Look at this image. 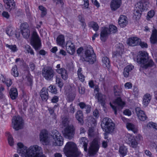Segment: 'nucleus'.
<instances>
[{
	"mask_svg": "<svg viewBox=\"0 0 157 157\" xmlns=\"http://www.w3.org/2000/svg\"><path fill=\"white\" fill-rule=\"evenodd\" d=\"M17 145V152L21 154L22 156H25V157H46L44 155L42 154L41 148L37 145L31 146L28 149L21 143H18Z\"/></svg>",
	"mask_w": 157,
	"mask_h": 157,
	"instance_id": "obj_1",
	"label": "nucleus"
},
{
	"mask_svg": "<svg viewBox=\"0 0 157 157\" xmlns=\"http://www.w3.org/2000/svg\"><path fill=\"white\" fill-rule=\"evenodd\" d=\"M136 59L138 63L143 64L142 67L145 69L152 67L155 65L152 59L149 58L148 54L145 51H140L138 53Z\"/></svg>",
	"mask_w": 157,
	"mask_h": 157,
	"instance_id": "obj_2",
	"label": "nucleus"
},
{
	"mask_svg": "<svg viewBox=\"0 0 157 157\" xmlns=\"http://www.w3.org/2000/svg\"><path fill=\"white\" fill-rule=\"evenodd\" d=\"M77 52L84 61L90 64L94 63L96 60V56L94 50H77Z\"/></svg>",
	"mask_w": 157,
	"mask_h": 157,
	"instance_id": "obj_3",
	"label": "nucleus"
},
{
	"mask_svg": "<svg viewBox=\"0 0 157 157\" xmlns=\"http://www.w3.org/2000/svg\"><path fill=\"white\" fill-rule=\"evenodd\" d=\"M63 151L67 157H78L80 154L76 145L72 142H67L65 145Z\"/></svg>",
	"mask_w": 157,
	"mask_h": 157,
	"instance_id": "obj_4",
	"label": "nucleus"
},
{
	"mask_svg": "<svg viewBox=\"0 0 157 157\" xmlns=\"http://www.w3.org/2000/svg\"><path fill=\"white\" fill-rule=\"evenodd\" d=\"M101 126L103 131L105 132L104 133V138L107 139L108 137V133L112 132L113 131L115 128V124L111 119L105 117L103 119Z\"/></svg>",
	"mask_w": 157,
	"mask_h": 157,
	"instance_id": "obj_5",
	"label": "nucleus"
},
{
	"mask_svg": "<svg viewBox=\"0 0 157 157\" xmlns=\"http://www.w3.org/2000/svg\"><path fill=\"white\" fill-rule=\"evenodd\" d=\"M117 31V27L113 25H110L109 28L105 27L102 28L100 34V38L103 41H105L108 35L111 33H114Z\"/></svg>",
	"mask_w": 157,
	"mask_h": 157,
	"instance_id": "obj_6",
	"label": "nucleus"
},
{
	"mask_svg": "<svg viewBox=\"0 0 157 157\" xmlns=\"http://www.w3.org/2000/svg\"><path fill=\"white\" fill-rule=\"evenodd\" d=\"M100 147V143L98 138L94 139L90 143V147H89L88 152L90 155L93 156L97 153Z\"/></svg>",
	"mask_w": 157,
	"mask_h": 157,
	"instance_id": "obj_7",
	"label": "nucleus"
},
{
	"mask_svg": "<svg viewBox=\"0 0 157 157\" xmlns=\"http://www.w3.org/2000/svg\"><path fill=\"white\" fill-rule=\"evenodd\" d=\"M53 138V144L55 146H61L63 144V139L59 132L56 129L52 132Z\"/></svg>",
	"mask_w": 157,
	"mask_h": 157,
	"instance_id": "obj_8",
	"label": "nucleus"
},
{
	"mask_svg": "<svg viewBox=\"0 0 157 157\" xmlns=\"http://www.w3.org/2000/svg\"><path fill=\"white\" fill-rule=\"evenodd\" d=\"M114 105L111 103H110V106L114 111L115 115L117 114V110L122 109L125 105V102L123 101L120 97L117 98L113 102Z\"/></svg>",
	"mask_w": 157,
	"mask_h": 157,
	"instance_id": "obj_9",
	"label": "nucleus"
},
{
	"mask_svg": "<svg viewBox=\"0 0 157 157\" xmlns=\"http://www.w3.org/2000/svg\"><path fill=\"white\" fill-rule=\"evenodd\" d=\"M75 133V128L73 125H70L66 127L63 132L65 138L69 140L72 139L74 137Z\"/></svg>",
	"mask_w": 157,
	"mask_h": 157,
	"instance_id": "obj_10",
	"label": "nucleus"
},
{
	"mask_svg": "<svg viewBox=\"0 0 157 157\" xmlns=\"http://www.w3.org/2000/svg\"><path fill=\"white\" fill-rule=\"evenodd\" d=\"M13 127L16 130L21 129L23 125V121L21 117L19 116H14L12 120Z\"/></svg>",
	"mask_w": 157,
	"mask_h": 157,
	"instance_id": "obj_11",
	"label": "nucleus"
},
{
	"mask_svg": "<svg viewBox=\"0 0 157 157\" xmlns=\"http://www.w3.org/2000/svg\"><path fill=\"white\" fill-rule=\"evenodd\" d=\"M42 75L45 79L47 80H51L54 75V72L51 67H47L43 69Z\"/></svg>",
	"mask_w": 157,
	"mask_h": 157,
	"instance_id": "obj_12",
	"label": "nucleus"
},
{
	"mask_svg": "<svg viewBox=\"0 0 157 157\" xmlns=\"http://www.w3.org/2000/svg\"><path fill=\"white\" fill-rule=\"evenodd\" d=\"M31 43V45L35 49H38L41 48L40 40L36 32L34 31L33 33Z\"/></svg>",
	"mask_w": 157,
	"mask_h": 157,
	"instance_id": "obj_13",
	"label": "nucleus"
},
{
	"mask_svg": "<svg viewBox=\"0 0 157 157\" xmlns=\"http://www.w3.org/2000/svg\"><path fill=\"white\" fill-rule=\"evenodd\" d=\"M125 138L130 147L134 148L137 147L138 143L133 135H131L129 133H126Z\"/></svg>",
	"mask_w": 157,
	"mask_h": 157,
	"instance_id": "obj_14",
	"label": "nucleus"
},
{
	"mask_svg": "<svg viewBox=\"0 0 157 157\" xmlns=\"http://www.w3.org/2000/svg\"><path fill=\"white\" fill-rule=\"evenodd\" d=\"M40 141L43 144L47 145L50 143L48 131L46 130H41L40 133Z\"/></svg>",
	"mask_w": 157,
	"mask_h": 157,
	"instance_id": "obj_15",
	"label": "nucleus"
},
{
	"mask_svg": "<svg viewBox=\"0 0 157 157\" xmlns=\"http://www.w3.org/2000/svg\"><path fill=\"white\" fill-rule=\"evenodd\" d=\"M20 29L21 33L23 37L27 38L29 36V30L28 24L26 23L22 24L20 25Z\"/></svg>",
	"mask_w": 157,
	"mask_h": 157,
	"instance_id": "obj_16",
	"label": "nucleus"
},
{
	"mask_svg": "<svg viewBox=\"0 0 157 157\" xmlns=\"http://www.w3.org/2000/svg\"><path fill=\"white\" fill-rule=\"evenodd\" d=\"M141 42V40L137 37H131L128 39L127 44L130 46H135L139 45Z\"/></svg>",
	"mask_w": 157,
	"mask_h": 157,
	"instance_id": "obj_17",
	"label": "nucleus"
},
{
	"mask_svg": "<svg viewBox=\"0 0 157 157\" xmlns=\"http://www.w3.org/2000/svg\"><path fill=\"white\" fill-rule=\"evenodd\" d=\"M136 111L138 118L140 121H144L147 119V117L144 111L141 110L140 108L136 107Z\"/></svg>",
	"mask_w": 157,
	"mask_h": 157,
	"instance_id": "obj_18",
	"label": "nucleus"
},
{
	"mask_svg": "<svg viewBox=\"0 0 157 157\" xmlns=\"http://www.w3.org/2000/svg\"><path fill=\"white\" fill-rule=\"evenodd\" d=\"M121 0H112L110 3V8L113 11H115L119 8L121 5Z\"/></svg>",
	"mask_w": 157,
	"mask_h": 157,
	"instance_id": "obj_19",
	"label": "nucleus"
},
{
	"mask_svg": "<svg viewBox=\"0 0 157 157\" xmlns=\"http://www.w3.org/2000/svg\"><path fill=\"white\" fill-rule=\"evenodd\" d=\"M128 21L127 17L124 15H121L118 20V23L121 27H124L128 24Z\"/></svg>",
	"mask_w": 157,
	"mask_h": 157,
	"instance_id": "obj_20",
	"label": "nucleus"
},
{
	"mask_svg": "<svg viewBox=\"0 0 157 157\" xmlns=\"http://www.w3.org/2000/svg\"><path fill=\"white\" fill-rule=\"evenodd\" d=\"M5 6L8 10H10L14 8L15 6V3L13 0H4Z\"/></svg>",
	"mask_w": 157,
	"mask_h": 157,
	"instance_id": "obj_21",
	"label": "nucleus"
},
{
	"mask_svg": "<svg viewBox=\"0 0 157 157\" xmlns=\"http://www.w3.org/2000/svg\"><path fill=\"white\" fill-rule=\"evenodd\" d=\"M16 30L13 27H10L7 28L6 30V33L9 36H12L15 34L16 37L18 38L20 36V34L18 33H15Z\"/></svg>",
	"mask_w": 157,
	"mask_h": 157,
	"instance_id": "obj_22",
	"label": "nucleus"
},
{
	"mask_svg": "<svg viewBox=\"0 0 157 157\" xmlns=\"http://www.w3.org/2000/svg\"><path fill=\"white\" fill-rule=\"evenodd\" d=\"M40 96L42 100L46 101L48 98V89L46 87L43 88L40 92Z\"/></svg>",
	"mask_w": 157,
	"mask_h": 157,
	"instance_id": "obj_23",
	"label": "nucleus"
},
{
	"mask_svg": "<svg viewBox=\"0 0 157 157\" xmlns=\"http://www.w3.org/2000/svg\"><path fill=\"white\" fill-rule=\"evenodd\" d=\"M151 96L149 94H146L143 97V104L145 107L148 105L151 99Z\"/></svg>",
	"mask_w": 157,
	"mask_h": 157,
	"instance_id": "obj_24",
	"label": "nucleus"
},
{
	"mask_svg": "<svg viewBox=\"0 0 157 157\" xmlns=\"http://www.w3.org/2000/svg\"><path fill=\"white\" fill-rule=\"evenodd\" d=\"M150 41L153 44L157 43V30L154 28L150 38Z\"/></svg>",
	"mask_w": 157,
	"mask_h": 157,
	"instance_id": "obj_25",
	"label": "nucleus"
},
{
	"mask_svg": "<svg viewBox=\"0 0 157 157\" xmlns=\"http://www.w3.org/2000/svg\"><path fill=\"white\" fill-rule=\"evenodd\" d=\"M134 66L130 65L126 66L124 69L123 75L124 77L127 78L129 76L130 73L134 69Z\"/></svg>",
	"mask_w": 157,
	"mask_h": 157,
	"instance_id": "obj_26",
	"label": "nucleus"
},
{
	"mask_svg": "<svg viewBox=\"0 0 157 157\" xmlns=\"http://www.w3.org/2000/svg\"><path fill=\"white\" fill-rule=\"evenodd\" d=\"M0 81L6 84L8 87H10L12 84V81L10 79L6 78L5 76L2 74L0 75Z\"/></svg>",
	"mask_w": 157,
	"mask_h": 157,
	"instance_id": "obj_27",
	"label": "nucleus"
},
{
	"mask_svg": "<svg viewBox=\"0 0 157 157\" xmlns=\"http://www.w3.org/2000/svg\"><path fill=\"white\" fill-rule=\"evenodd\" d=\"M97 95L98 102L101 104L102 106L104 107L105 103V96L100 93H98L96 94V95Z\"/></svg>",
	"mask_w": 157,
	"mask_h": 157,
	"instance_id": "obj_28",
	"label": "nucleus"
},
{
	"mask_svg": "<svg viewBox=\"0 0 157 157\" xmlns=\"http://www.w3.org/2000/svg\"><path fill=\"white\" fill-rule=\"evenodd\" d=\"M147 5L145 2L142 3L140 2H138L136 5V9L142 12L147 9Z\"/></svg>",
	"mask_w": 157,
	"mask_h": 157,
	"instance_id": "obj_29",
	"label": "nucleus"
},
{
	"mask_svg": "<svg viewBox=\"0 0 157 157\" xmlns=\"http://www.w3.org/2000/svg\"><path fill=\"white\" fill-rule=\"evenodd\" d=\"M126 126L128 130L132 131L135 133L137 132V127L133 123L127 122L126 124Z\"/></svg>",
	"mask_w": 157,
	"mask_h": 157,
	"instance_id": "obj_30",
	"label": "nucleus"
},
{
	"mask_svg": "<svg viewBox=\"0 0 157 157\" xmlns=\"http://www.w3.org/2000/svg\"><path fill=\"white\" fill-rule=\"evenodd\" d=\"M65 37L63 35H59L56 38L57 44L63 47L65 44Z\"/></svg>",
	"mask_w": 157,
	"mask_h": 157,
	"instance_id": "obj_31",
	"label": "nucleus"
},
{
	"mask_svg": "<svg viewBox=\"0 0 157 157\" xmlns=\"http://www.w3.org/2000/svg\"><path fill=\"white\" fill-rule=\"evenodd\" d=\"M79 142L82 145L85 151H87V145L88 144V140L86 137H82L80 139Z\"/></svg>",
	"mask_w": 157,
	"mask_h": 157,
	"instance_id": "obj_32",
	"label": "nucleus"
},
{
	"mask_svg": "<svg viewBox=\"0 0 157 157\" xmlns=\"http://www.w3.org/2000/svg\"><path fill=\"white\" fill-rule=\"evenodd\" d=\"M57 72L61 75V76L63 79L64 80L67 78L68 75L67 71L64 69L62 68L57 70Z\"/></svg>",
	"mask_w": 157,
	"mask_h": 157,
	"instance_id": "obj_33",
	"label": "nucleus"
},
{
	"mask_svg": "<svg viewBox=\"0 0 157 157\" xmlns=\"http://www.w3.org/2000/svg\"><path fill=\"white\" fill-rule=\"evenodd\" d=\"M10 95L11 99L12 100L15 99L18 95L17 89L15 88H11L10 92Z\"/></svg>",
	"mask_w": 157,
	"mask_h": 157,
	"instance_id": "obj_34",
	"label": "nucleus"
},
{
	"mask_svg": "<svg viewBox=\"0 0 157 157\" xmlns=\"http://www.w3.org/2000/svg\"><path fill=\"white\" fill-rule=\"evenodd\" d=\"M83 115L82 111H78L75 114V118L78 121L82 123L83 121Z\"/></svg>",
	"mask_w": 157,
	"mask_h": 157,
	"instance_id": "obj_35",
	"label": "nucleus"
},
{
	"mask_svg": "<svg viewBox=\"0 0 157 157\" xmlns=\"http://www.w3.org/2000/svg\"><path fill=\"white\" fill-rule=\"evenodd\" d=\"M101 56L103 57L102 61L104 67H108L109 66L110 62L109 59L106 56H103L104 54L102 52Z\"/></svg>",
	"mask_w": 157,
	"mask_h": 157,
	"instance_id": "obj_36",
	"label": "nucleus"
},
{
	"mask_svg": "<svg viewBox=\"0 0 157 157\" xmlns=\"http://www.w3.org/2000/svg\"><path fill=\"white\" fill-rule=\"evenodd\" d=\"M82 71L81 68H79L77 71L78 77L80 81L83 82L85 80V76L82 74Z\"/></svg>",
	"mask_w": 157,
	"mask_h": 157,
	"instance_id": "obj_37",
	"label": "nucleus"
},
{
	"mask_svg": "<svg viewBox=\"0 0 157 157\" xmlns=\"http://www.w3.org/2000/svg\"><path fill=\"white\" fill-rule=\"evenodd\" d=\"M119 152L122 156L124 157L126 155L128 152V149L125 146L122 145L120 147Z\"/></svg>",
	"mask_w": 157,
	"mask_h": 157,
	"instance_id": "obj_38",
	"label": "nucleus"
},
{
	"mask_svg": "<svg viewBox=\"0 0 157 157\" xmlns=\"http://www.w3.org/2000/svg\"><path fill=\"white\" fill-rule=\"evenodd\" d=\"M6 135L8 137V140L9 144L10 146H12L13 145L14 141L13 137L9 132L6 133Z\"/></svg>",
	"mask_w": 157,
	"mask_h": 157,
	"instance_id": "obj_39",
	"label": "nucleus"
},
{
	"mask_svg": "<svg viewBox=\"0 0 157 157\" xmlns=\"http://www.w3.org/2000/svg\"><path fill=\"white\" fill-rule=\"evenodd\" d=\"M141 12L140 10L135 9L133 13V17L136 20L139 19L141 17Z\"/></svg>",
	"mask_w": 157,
	"mask_h": 157,
	"instance_id": "obj_40",
	"label": "nucleus"
},
{
	"mask_svg": "<svg viewBox=\"0 0 157 157\" xmlns=\"http://www.w3.org/2000/svg\"><path fill=\"white\" fill-rule=\"evenodd\" d=\"M11 74L14 77H17L18 76L19 73L17 71V66L16 65L13 67L11 71Z\"/></svg>",
	"mask_w": 157,
	"mask_h": 157,
	"instance_id": "obj_41",
	"label": "nucleus"
},
{
	"mask_svg": "<svg viewBox=\"0 0 157 157\" xmlns=\"http://www.w3.org/2000/svg\"><path fill=\"white\" fill-rule=\"evenodd\" d=\"M66 49H75L74 44L70 40L68 41L66 44Z\"/></svg>",
	"mask_w": 157,
	"mask_h": 157,
	"instance_id": "obj_42",
	"label": "nucleus"
},
{
	"mask_svg": "<svg viewBox=\"0 0 157 157\" xmlns=\"http://www.w3.org/2000/svg\"><path fill=\"white\" fill-rule=\"evenodd\" d=\"M38 8L41 11V16L42 17H44L47 13V10L46 8L42 6H39Z\"/></svg>",
	"mask_w": 157,
	"mask_h": 157,
	"instance_id": "obj_43",
	"label": "nucleus"
},
{
	"mask_svg": "<svg viewBox=\"0 0 157 157\" xmlns=\"http://www.w3.org/2000/svg\"><path fill=\"white\" fill-rule=\"evenodd\" d=\"M121 91V88L117 86H115L114 87V92L115 95L118 96L120 95Z\"/></svg>",
	"mask_w": 157,
	"mask_h": 157,
	"instance_id": "obj_44",
	"label": "nucleus"
},
{
	"mask_svg": "<svg viewBox=\"0 0 157 157\" xmlns=\"http://www.w3.org/2000/svg\"><path fill=\"white\" fill-rule=\"evenodd\" d=\"M48 89L49 92L54 94H56L57 93V90L56 87L54 86L51 85L49 86Z\"/></svg>",
	"mask_w": 157,
	"mask_h": 157,
	"instance_id": "obj_45",
	"label": "nucleus"
},
{
	"mask_svg": "<svg viewBox=\"0 0 157 157\" xmlns=\"http://www.w3.org/2000/svg\"><path fill=\"white\" fill-rule=\"evenodd\" d=\"M90 25L91 27L95 31H97L98 30L99 26L97 23L92 21L90 23Z\"/></svg>",
	"mask_w": 157,
	"mask_h": 157,
	"instance_id": "obj_46",
	"label": "nucleus"
},
{
	"mask_svg": "<svg viewBox=\"0 0 157 157\" xmlns=\"http://www.w3.org/2000/svg\"><path fill=\"white\" fill-rule=\"evenodd\" d=\"M56 82L58 84V86L60 88L62 87L63 86V83L60 78L57 77H56Z\"/></svg>",
	"mask_w": 157,
	"mask_h": 157,
	"instance_id": "obj_47",
	"label": "nucleus"
},
{
	"mask_svg": "<svg viewBox=\"0 0 157 157\" xmlns=\"http://www.w3.org/2000/svg\"><path fill=\"white\" fill-rule=\"evenodd\" d=\"M155 12L153 10H151L148 12L147 17V20H149L150 18L152 17L154 15Z\"/></svg>",
	"mask_w": 157,
	"mask_h": 157,
	"instance_id": "obj_48",
	"label": "nucleus"
},
{
	"mask_svg": "<svg viewBox=\"0 0 157 157\" xmlns=\"http://www.w3.org/2000/svg\"><path fill=\"white\" fill-rule=\"evenodd\" d=\"M147 126L151 128H153L157 130V124L152 122L148 123L147 124Z\"/></svg>",
	"mask_w": 157,
	"mask_h": 157,
	"instance_id": "obj_49",
	"label": "nucleus"
},
{
	"mask_svg": "<svg viewBox=\"0 0 157 157\" xmlns=\"http://www.w3.org/2000/svg\"><path fill=\"white\" fill-rule=\"evenodd\" d=\"M2 15L3 17L6 19H9L10 17V15L9 13L6 11H3L2 13Z\"/></svg>",
	"mask_w": 157,
	"mask_h": 157,
	"instance_id": "obj_50",
	"label": "nucleus"
},
{
	"mask_svg": "<svg viewBox=\"0 0 157 157\" xmlns=\"http://www.w3.org/2000/svg\"><path fill=\"white\" fill-rule=\"evenodd\" d=\"M62 123L63 125L66 127L70 125H69V121L67 118L63 119Z\"/></svg>",
	"mask_w": 157,
	"mask_h": 157,
	"instance_id": "obj_51",
	"label": "nucleus"
},
{
	"mask_svg": "<svg viewBox=\"0 0 157 157\" xmlns=\"http://www.w3.org/2000/svg\"><path fill=\"white\" fill-rule=\"evenodd\" d=\"M94 127L90 128L88 131V135L90 137H92L94 136Z\"/></svg>",
	"mask_w": 157,
	"mask_h": 157,
	"instance_id": "obj_52",
	"label": "nucleus"
},
{
	"mask_svg": "<svg viewBox=\"0 0 157 157\" xmlns=\"http://www.w3.org/2000/svg\"><path fill=\"white\" fill-rule=\"evenodd\" d=\"M132 86V84L130 82H127L124 85V87L126 89H130Z\"/></svg>",
	"mask_w": 157,
	"mask_h": 157,
	"instance_id": "obj_53",
	"label": "nucleus"
},
{
	"mask_svg": "<svg viewBox=\"0 0 157 157\" xmlns=\"http://www.w3.org/2000/svg\"><path fill=\"white\" fill-rule=\"evenodd\" d=\"M139 45L142 48H147L148 45L147 44L144 42H141V41Z\"/></svg>",
	"mask_w": 157,
	"mask_h": 157,
	"instance_id": "obj_54",
	"label": "nucleus"
},
{
	"mask_svg": "<svg viewBox=\"0 0 157 157\" xmlns=\"http://www.w3.org/2000/svg\"><path fill=\"white\" fill-rule=\"evenodd\" d=\"M4 90V88L2 86H1L0 87V99H2L4 98V95L2 93V91Z\"/></svg>",
	"mask_w": 157,
	"mask_h": 157,
	"instance_id": "obj_55",
	"label": "nucleus"
},
{
	"mask_svg": "<svg viewBox=\"0 0 157 157\" xmlns=\"http://www.w3.org/2000/svg\"><path fill=\"white\" fill-rule=\"evenodd\" d=\"M6 46L7 48H9L10 49H16L17 48L16 46L15 45H9L8 44H6Z\"/></svg>",
	"mask_w": 157,
	"mask_h": 157,
	"instance_id": "obj_56",
	"label": "nucleus"
},
{
	"mask_svg": "<svg viewBox=\"0 0 157 157\" xmlns=\"http://www.w3.org/2000/svg\"><path fill=\"white\" fill-rule=\"evenodd\" d=\"M59 101V97L57 96H54L51 100V101L53 103H56Z\"/></svg>",
	"mask_w": 157,
	"mask_h": 157,
	"instance_id": "obj_57",
	"label": "nucleus"
},
{
	"mask_svg": "<svg viewBox=\"0 0 157 157\" xmlns=\"http://www.w3.org/2000/svg\"><path fill=\"white\" fill-rule=\"evenodd\" d=\"M78 105L81 109L85 108L87 105L84 102H80L78 104Z\"/></svg>",
	"mask_w": 157,
	"mask_h": 157,
	"instance_id": "obj_58",
	"label": "nucleus"
},
{
	"mask_svg": "<svg viewBox=\"0 0 157 157\" xmlns=\"http://www.w3.org/2000/svg\"><path fill=\"white\" fill-rule=\"evenodd\" d=\"M133 93L135 96L138 95L139 93V90L136 86H134L133 89Z\"/></svg>",
	"mask_w": 157,
	"mask_h": 157,
	"instance_id": "obj_59",
	"label": "nucleus"
},
{
	"mask_svg": "<svg viewBox=\"0 0 157 157\" xmlns=\"http://www.w3.org/2000/svg\"><path fill=\"white\" fill-rule=\"evenodd\" d=\"M79 92L81 94H83L85 93V88L83 87L82 86H79L78 87Z\"/></svg>",
	"mask_w": 157,
	"mask_h": 157,
	"instance_id": "obj_60",
	"label": "nucleus"
},
{
	"mask_svg": "<svg viewBox=\"0 0 157 157\" xmlns=\"http://www.w3.org/2000/svg\"><path fill=\"white\" fill-rule=\"evenodd\" d=\"M29 69L32 71H33L34 70L35 67L34 64L32 62L29 63Z\"/></svg>",
	"mask_w": 157,
	"mask_h": 157,
	"instance_id": "obj_61",
	"label": "nucleus"
},
{
	"mask_svg": "<svg viewBox=\"0 0 157 157\" xmlns=\"http://www.w3.org/2000/svg\"><path fill=\"white\" fill-rule=\"evenodd\" d=\"M123 113L124 115H127L128 116H130L131 114V111L128 109H126L124 110L123 112Z\"/></svg>",
	"mask_w": 157,
	"mask_h": 157,
	"instance_id": "obj_62",
	"label": "nucleus"
},
{
	"mask_svg": "<svg viewBox=\"0 0 157 157\" xmlns=\"http://www.w3.org/2000/svg\"><path fill=\"white\" fill-rule=\"evenodd\" d=\"M88 121H91L92 122V123L94 125H95V124L96 123V121L95 119L92 116H90L88 118Z\"/></svg>",
	"mask_w": 157,
	"mask_h": 157,
	"instance_id": "obj_63",
	"label": "nucleus"
},
{
	"mask_svg": "<svg viewBox=\"0 0 157 157\" xmlns=\"http://www.w3.org/2000/svg\"><path fill=\"white\" fill-rule=\"evenodd\" d=\"M83 6L85 8H87L89 6V1L88 0H84Z\"/></svg>",
	"mask_w": 157,
	"mask_h": 157,
	"instance_id": "obj_64",
	"label": "nucleus"
}]
</instances>
